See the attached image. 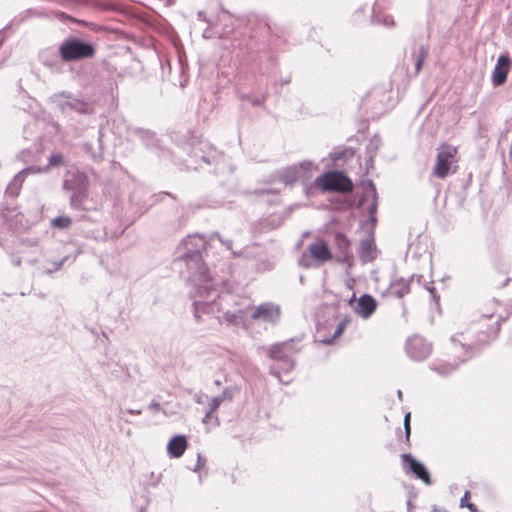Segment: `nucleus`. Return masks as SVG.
<instances>
[{
    "label": "nucleus",
    "instance_id": "obj_1",
    "mask_svg": "<svg viewBox=\"0 0 512 512\" xmlns=\"http://www.w3.org/2000/svg\"><path fill=\"white\" fill-rule=\"evenodd\" d=\"M183 254L179 256L185 261L190 272L189 282L198 295L204 292L216 294L215 282L209 277L208 269L202 261V252L206 248V241L200 235L188 236L181 242Z\"/></svg>",
    "mask_w": 512,
    "mask_h": 512
},
{
    "label": "nucleus",
    "instance_id": "obj_2",
    "mask_svg": "<svg viewBox=\"0 0 512 512\" xmlns=\"http://www.w3.org/2000/svg\"><path fill=\"white\" fill-rule=\"evenodd\" d=\"M216 286L217 284L215 283L216 294L204 292L200 296L193 290L192 297L195 298L193 305L196 321L200 322L204 314L222 312L223 317H217L220 323L225 322L227 325H239L246 319L247 310L240 307H232L233 296L228 293L219 295Z\"/></svg>",
    "mask_w": 512,
    "mask_h": 512
},
{
    "label": "nucleus",
    "instance_id": "obj_3",
    "mask_svg": "<svg viewBox=\"0 0 512 512\" xmlns=\"http://www.w3.org/2000/svg\"><path fill=\"white\" fill-rule=\"evenodd\" d=\"M299 351L300 348L296 347V341L294 339L276 343L268 348V356L276 362L270 367V373L275 376L279 382L289 384L292 381L289 374L295 367L294 356Z\"/></svg>",
    "mask_w": 512,
    "mask_h": 512
},
{
    "label": "nucleus",
    "instance_id": "obj_4",
    "mask_svg": "<svg viewBox=\"0 0 512 512\" xmlns=\"http://www.w3.org/2000/svg\"><path fill=\"white\" fill-rule=\"evenodd\" d=\"M300 170L297 165L288 166L281 170H277L268 177L259 182V186L254 189L244 191L246 196H256L266 198L268 202H272L269 196H278L280 188L276 187L277 184L288 186L293 185L299 180Z\"/></svg>",
    "mask_w": 512,
    "mask_h": 512
},
{
    "label": "nucleus",
    "instance_id": "obj_5",
    "mask_svg": "<svg viewBox=\"0 0 512 512\" xmlns=\"http://www.w3.org/2000/svg\"><path fill=\"white\" fill-rule=\"evenodd\" d=\"M58 51L62 61L73 62L92 58L95 54V47L92 43L69 37L59 45Z\"/></svg>",
    "mask_w": 512,
    "mask_h": 512
},
{
    "label": "nucleus",
    "instance_id": "obj_6",
    "mask_svg": "<svg viewBox=\"0 0 512 512\" xmlns=\"http://www.w3.org/2000/svg\"><path fill=\"white\" fill-rule=\"evenodd\" d=\"M495 309L483 314L479 322L470 331L476 333V342L485 344L495 339L500 330V318H495Z\"/></svg>",
    "mask_w": 512,
    "mask_h": 512
},
{
    "label": "nucleus",
    "instance_id": "obj_7",
    "mask_svg": "<svg viewBox=\"0 0 512 512\" xmlns=\"http://www.w3.org/2000/svg\"><path fill=\"white\" fill-rule=\"evenodd\" d=\"M457 147L450 144H442L436 156V163L433 168V175L437 178L444 179L450 173L456 172V167L452 169L456 163Z\"/></svg>",
    "mask_w": 512,
    "mask_h": 512
},
{
    "label": "nucleus",
    "instance_id": "obj_8",
    "mask_svg": "<svg viewBox=\"0 0 512 512\" xmlns=\"http://www.w3.org/2000/svg\"><path fill=\"white\" fill-rule=\"evenodd\" d=\"M353 189L352 180L342 171L333 170L322 174V192L348 194Z\"/></svg>",
    "mask_w": 512,
    "mask_h": 512
},
{
    "label": "nucleus",
    "instance_id": "obj_9",
    "mask_svg": "<svg viewBox=\"0 0 512 512\" xmlns=\"http://www.w3.org/2000/svg\"><path fill=\"white\" fill-rule=\"evenodd\" d=\"M74 179H65L63 188L72 191L70 205L77 210H84V203L88 197L87 181L83 174L73 175Z\"/></svg>",
    "mask_w": 512,
    "mask_h": 512
},
{
    "label": "nucleus",
    "instance_id": "obj_10",
    "mask_svg": "<svg viewBox=\"0 0 512 512\" xmlns=\"http://www.w3.org/2000/svg\"><path fill=\"white\" fill-rule=\"evenodd\" d=\"M57 105L63 113L75 111L82 115H92L95 107L92 102L74 97L70 93L62 92L56 96Z\"/></svg>",
    "mask_w": 512,
    "mask_h": 512
},
{
    "label": "nucleus",
    "instance_id": "obj_11",
    "mask_svg": "<svg viewBox=\"0 0 512 512\" xmlns=\"http://www.w3.org/2000/svg\"><path fill=\"white\" fill-rule=\"evenodd\" d=\"M298 169L300 170L299 173V180L304 185V191L308 198H310L312 195H314L316 192L320 190V176H317L314 178L313 182L308 184V181L312 178L313 174L317 171L318 167L314 163L310 161H303L299 163Z\"/></svg>",
    "mask_w": 512,
    "mask_h": 512
},
{
    "label": "nucleus",
    "instance_id": "obj_12",
    "mask_svg": "<svg viewBox=\"0 0 512 512\" xmlns=\"http://www.w3.org/2000/svg\"><path fill=\"white\" fill-rule=\"evenodd\" d=\"M406 351L410 358L421 361L426 359L431 351L432 345L420 336H414L408 339L406 343Z\"/></svg>",
    "mask_w": 512,
    "mask_h": 512
},
{
    "label": "nucleus",
    "instance_id": "obj_13",
    "mask_svg": "<svg viewBox=\"0 0 512 512\" xmlns=\"http://www.w3.org/2000/svg\"><path fill=\"white\" fill-rule=\"evenodd\" d=\"M349 305L363 319H368L377 308V301L369 294L362 295L356 299L355 295L349 300Z\"/></svg>",
    "mask_w": 512,
    "mask_h": 512
},
{
    "label": "nucleus",
    "instance_id": "obj_14",
    "mask_svg": "<svg viewBox=\"0 0 512 512\" xmlns=\"http://www.w3.org/2000/svg\"><path fill=\"white\" fill-rule=\"evenodd\" d=\"M280 307L274 303L266 302L255 307L250 315L252 320H261L275 324L280 318Z\"/></svg>",
    "mask_w": 512,
    "mask_h": 512
},
{
    "label": "nucleus",
    "instance_id": "obj_15",
    "mask_svg": "<svg viewBox=\"0 0 512 512\" xmlns=\"http://www.w3.org/2000/svg\"><path fill=\"white\" fill-rule=\"evenodd\" d=\"M511 67V60L507 55H500L492 72V83L501 86L506 82Z\"/></svg>",
    "mask_w": 512,
    "mask_h": 512
},
{
    "label": "nucleus",
    "instance_id": "obj_16",
    "mask_svg": "<svg viewBox=\"0 0 512 512\" xmlns=\"http://www.w3.org/2000/svg\"><path fill=\"white\" fill-rule=\"evenodd\" d=\"M401 457L403 462L408 464V467H405L407 471L412 472L415 477L421 479L425 484H431L430 474L421 462L417 461L410 454H402Z\"/></svg>",
    "mask_w": 512,
    "mask_h": 512
},
{
    "label": "nucleus",
    "instance_id": "obj_17",
    "mask_svg": "<svg viewBox=\"0 0 512 512\" xmlns=\"http://www.w3.org/2000/svg\"><path fill=\"white\" fill-rule=\"evenodd\" d=\"M42 171L41 168H36V167H27L23 170H21L20 172H18L14 178L12 179V181L9 183V185L7 186L6 188V193L8 195H10L11 197H16L19 195V192H20V189L22 187V184L26 178V176L28 174H31V173H37V172H40Z\"/></svg>",
    "mask_w": 512,
    "mask_h": 512
},
{
    "label": "nucleus",
    "instance_id": "obj_18",
    "mask_svg": "<svg viewBox=\"0 0 512 512\" xmlns=\"http://www.w3.org/2000/svg\"><path fill=\"white\" fill-rule=\"evenodd\" d=\"M299 265L305 268L320 265V241H316L309 246L308 252L303 253L300 257Z\"/></svg>",
    "mask_w": 512,
    "mask_h": 512
},
{
    "label": "nucleus",
    "instance_id": "obj_19",
    "mask_svg": "<svg viewBox=\"0 0 512 512\" xmlns=\"http://www.w3.org/2000/svg\"><path fill=\"white\" fill-rule=\"evenodd\" d=\"M187 439L184 435H175L167 445V452L172 458L181 457L187 448Z\"/></svg>",
    "mask_w": 512,
    "mask_h": 512
},
{
    "label": "nucleus",
    "instance_id": "obj_20",
    "mask_svg": "<svg viewBox=\"0 0 512 512\" xmlns=\"http://www.w3.org/2000/svg\"><path fill=\"white\" fill-rule=\"evenodd\" d=\"M334 243L337 248V252L335 253L336 260L340 263L347 261L350 256L349 240L342 234H336L334 238Z\"/></svg>",
    "mask_w": 512,
    "mask_h": 512
},
{
    "label": "nucleus",
    "instance_id": "obj_21",
    "mask_svg": "<svg viewBox=\"0 0 512 512\" xmlns=\"http://www.w3.org/2000/svg\"><path fill=\"white\" fill-rule=\"evenodd\" d=\"M236 392H238L236 387L224 388L220 395L213 397L209 401L208 407L211 411H216L224 401H232Z\"/></svg>",
    "mask_w": 512,
    "mask_h": 512
},
{
    "label": "nucleus",
    "instance_id": "obj_22",
    "mask_svg": "<svg viewBox=\"0 0 512 512\" xmlns=\"http://www.w3.org/2000/svg\"><path fill=\"white\" fill-rule=\"evenodd\" d=\"M376 256L374 239L369 236L360 243V257L363 261H372Z\"/></svg>",
    "mask_w": 512,
    "mask_h": 512
},
{
    "label": "nucleus",
    "instance_id": "obj_23",
    "mask_svg": "<svg viewBox=\"0 0 512 512\" xmlns=\"http://www.w3.org/2000/svg\"><path fill=\"white\" fill-rule=\"evenodd\" d=\"M351 318L348 316H345L343 319L339 321L337 324V327L334 331V334L331 338H324L322 339V344H331L335 339L340 337L344 330L346 329L347 325L350 323Z\"/></svg>",
    "mask_w": 512,
    "mask_h": 512
},
{
    "label": "nucleus",
    "instance_id": "obj_24",
    "mask_svg": "<svg viewBox=\"0 0 512 512\" xmlns=\"http://www.w3.org/2000/svg\"><path fill=\"white\" fill-rule=\"evenodd\" d=\"M130 134L141 139L146 146L151 145L154 139L153 132L138 127L131 128Z\"/></svg>",
    "mask_w": 512,
    "mask_h": 512
},
{
    "label": "nucleus",
    "instance_id": "obj_25",
    "mask_svg": "<svg viewBox=\"0 0 512 512\" xmlns=\"http://www.w3.org/2000/svg\"><path fill=\"white\" fill-rule=\"evenodd\" d=\"M410 291V286L407 281L400 280L393 284L392 286V293L395 294L397 297L401 298L404 295L408 294Z\"/></svg>",
    "mask_w": 512,
    "mask_h": 512
},
{
    "label": "nucleus",
    "instance_id": "obj_26",
    "mask_svg": "<svg viewBox=\"0 0 512 512\" xmlns=\"http://www.w3.org/2000/svg\"><path fill=\"white\" fill-rule=\"evenodd\" d=\"M368 186L371 189V192L373 194V202L370 205L368 211H369V213L371 215V222L373 224H375L376 223L375 213L377 211V192H376V187H375V185H374V183L372 181L369 182Z\"/></svg>",
    "mask_w": 512,
    "mask_h": 512
},
{
    "label": "nucleus",
    "instance_id": "obj_27",
    "mask_svg": "<svg viewBox=\"0 0 512 512\" xmlns=\"http://www.w3.org/2000/svg\"><path fill=\"white\" fill-rule=\"evenodd\" d=\"M239 98L241 101H248L252 106L258 107L264 105L266 96L262 95L261 97H254L249 94H241Z\"/></svg>",
    "mask_w": 512,
    "mask_h": 512
},
{
    "label": "nucleus",
    "instance_id": "obj_28",
    "mask_svg": "<svg viewBox=\"0 0 512 512\" xmlns=\"http://www.w3.org/2000/svg\"><path fill=\"white\" fill-rule=\"evenodd\" d=\"M353 150L351 148H343V149H335L330 153V159L335 162L337 160L343 159L347 156H352Z\"/></svg>",
    "mask_w": 512,
    "mask_h": 512
},
{
    "label": "nucleus",
    "instance_id": "obj_29",
    "mask_svg": "<svg viewBox=\"0 0 512 512\" xmlns=\"http://www.w3.org/2000/svg\"><path fill=\"white\" fill-rule=\"evenodd\" d=\"M72 221L68 216H58L51 222L53 227L66 229L71 225Z\"/></svg>",
    "mask_w": 512,
    "mask_h": 512
},
{
    "label": "nucleus",
    "instance_id": "obj_30",
    "mask_svg": "<svg viewBox=\"0 0 512 512\" xmlns=\"http://www.w3.org/2000/svg\"><path fill=\"white\" fill-rule=\"evenodd\" d=\"M426 55H427V50L424 47H421L420 51H419L418 59H417V61L415 63L416 73L420 72Z\"/></svg>",
    "mask_w": 512,
    "mask_h": 512
},
{
    "label": "nucleus",
    "instance_id": "obj_31",
    "mask_svg": "<svg viewBox=\"0 0 512 512\" xmlns=\"http://www.w3.org/2000/svg\"><path fill=\"white\" fill-rule=\"evenodd\" d=\"M62 161H63L62 155H60V154H52L49 157V164H48V166L44 170H47L49 167L59 166L62 163Z\"/></svg>",
    "mask_w": 512,
    "mask_h": 512
},
{
    "label": "nucleus",
    "instance_id": "obj_32",
    "mask_svg": "<svg viewBox=\"0 0 512 512\" xmlns=\"http://www.w3.org/2000/svg\"><path fill=\"white\" fill-rule=\"evenodd\" d=\"M214 412H215V411H211V410H210V408L208 407V409H207V411H206V413H205V415H204V417H203L202 422H203L204 424H208V423H210V421H211V420H213V419H214V421H215V425H216V426H218V425L220 424V423H219V419H218V417H214V416H213V413H214Z\"/></svg>",
    "mask_w": 512,
    "mask_h": 512
},
{
    "label": "nucleus",
    "instance_id": "obj_33",
    "mask_svg": "<svg viewBox=\"0 0 512 512\" xmlns=\"http://www.w3.org/2000/svg\"><path fill=\"white\" fill-rule=\"evenodd\" d=\"M332 259V253L326 243L322 241V262Z\"/></svg>",
    "mask_w": 512,
    "mask_h": 512
},
{
    "label": "nucleus",
    "instance_id": "obj_34",
    "mask_svg": "<svg viewBox=\"0 0 512 512\" xmlns=\"http://www.w3.org/2000/svg\"><path fill=\"white\" fill-rule=\"evenodd\" d=\"M457 366H458V364L457 365L448 364V365L443 366L442 369L435 368V370H437L438 373H440L442 375H447L450 372H452L453 370H455Z\"/></svg>",
    "mask_w": 512,
    "mask_h": 512
},
{
    "label": "nucleus",
    "instance_id": "obj_35",
    "mask_svg": "<svg viewBox=\"0 0 512 512\" xmlns=\"http://www.w3.org/2000/svg\"><path fill=\"white\" fill-rule=\"evenodd\" d=\"M213 238L216 237L228 250H232V241L231 240H224L219 233H215L212 236Z\"/></svg>",
    "mask_w": 512,
    "mask_h": 512
},
{
    "label": "nucleus",
    "instance_id": "obj_36",
    "mask_svg": "<svg viewBox=\"0 0 512 512\" xmlns=\"http://www.w3.org/2000/svg\"><path fill=\"white\" fill-rule=\"evenodd\" d=\"M205 464V458L201 456V454H197V464L195 468L193 469L194 472L199 471Z\"/></svg>",
    "mask_w": 512,
    "mask_h": 512
},
{
    "label": "nucleus",
    "instance_id": "obj_37",
    "mask_svg": "<svg viewBox=\"0 0 512 512\" xmlns=\"http://www.w3.org/2000/svg\"><path fill=\"white\" fill-rule=\"evenodd\" d=\"M469 498H470V492H469V491H466V492L464 493L463 497H462V498H461V500H460V505H461V507H464L467 503H469V502H468Z\"/></svg>",
    "mask_w": 512,
    "mask_h": 512
},
{
    "label": "nucleus",
    "instance_id": "obj_38",
    "mask_svg": "<svg viewBox=\"0 0 512 512\" xmlns=\"http://www.w3.org/2000/svg\"><path fill=\"white\" fill-rule=\"evenodd\" d=\"M381 21L386 26H393L394 25V20H393V18L391 16H384Z\"/></svg>",
    "mask_w": 512,
    "mask_h": 512
},
{
    "label": "nucleus",
    "instance_id": "obj_39",
    "mask_svg": "<svg viewBox=\"0 0 512 512\" xmlns=\"http://www.w3.org/2000/svg\"><path fill=\"white\" fill-rule=\"evenodd\" d=\"M148 408L150 410L159 411L160 410V404L157 403V402H152L151 404H149Z\"/></svg>",
    "mask_w": 512,
    "mask_h": 512
},
{
    "label": "nucleus",
    "instance_id": "obj_40",
    "mask_svg": "<svg viewBox=\"0 0 512 512\" xmlns=\"http://www.w3.org/2000/svg\"><path fill=\"white\" fill-rule=\"evenodd\" d=\"M67 257L63 258L61 261L54 262V270H59L63 263L66 261Z\"/></svg>",
    "mask_w": 512,
    "mask_h": 512
},
{
    "label": "nucleus",
    "instance_id": "obj_41",
    "mask_svg": "<svg viewBox=\"0 0 512 512\" xmlns=\"http://www.w3.org/2000/svg\"><path fill=\"white\" fill-rule=\"evenodd\" d=\"M464 507H467L471 512H478L477 507L473 503H467Z\"/></svg>",
    "mask_w": 512,
    "mask_h": 512
},
{
    "label": "nucleus",
    "instance_id": "obj_42",
    "mask_svg": "<svg viewBox=\"0 0 512 512\" xmlns=\"http://www.w3.org/2000/svg\"><path fill=\"white\" fill-rule=\"evenodd\" d=\"M126 412L129 413V414H132V415H140L142 413V410H140V409H138V410L127 409Z\"/></svg>",
    "mask_w": 512,
    "mask_h": 512
},
{
    "label": "nucleus",
    "instance_id": "obj_43",
    "mask_svg": "<svg viewBox=\"0 0 512 512\" xmlns=\"http://www.w3.org/2000/svg\"><path fill=\"white\" fill-rule=\"evenodd\" d=\"M410 413H406L404 417V426H410Z\"/></svg>",
    "mask_w": 512,
    "mask_h": 512
},
{
    "label": "nucleus",
    "instance_id": "obj_44",
    "mask_svg": "<svg viewBox=\"0 0 512 512\" xmlns=\"http://www.w3.org/2000/svg\"><path fill=\"white\" fill-rule=\"evenodd\" d=\"M102 157H103V156H102V153H101V152H99V153H97V154H95V153H93V154H92V158H93L94 160H96V161L101 160V159H102Z\"/></svg>",
    "mask_w": 512,
    "mask_h": 512
},
{
    "label": "nucleus",
    "instance_id": "obj_45",
    "mask_svg": "<svg viewBox=\"0 0 512 512\" xmlns=\"http://www.w3.org/2000/svg\"><path fill=\"white\" fill-rule=\"evenodd\" d=\"M405 434L407 439H409L410 436V426H404Z\"/></svg>",
    "mask_w": 512,
    "mask_h": 512
},
{
    "label": "nucleus",
    "instance_id": "obj_46",
    "mask_svg": "<svg viewBox=\"0 0 512 512\" xmlns=\"http://www.w3.org/2000/svg\"><path fill=\"white\" fill-rule=\"evenodd\" d=\"M29 13L35 15V16H43V13H40V12H37V11H32L30 10Z\"/></svg>",
    "mask_w": 512,
    "mask_h": 512
},
{
    "label": "nucleus",
    "instance_id": "obj_47",
    "mask_svg": "<svg viewBox=\"0 0 512 512\" xmlns=\"http://www.w3.org/2000/svg\"><path fill=\"white\" fill-rule=\"evenodd\" d=\"M43 64L50 67L54 65L52 61H43Z\"/></svg>",
    "mask_w": 512,
    "mask_h": 512
},
{
    "label": "nucleus",
    "instance_id": "obj_48",
    "mask_svg": "<svg viewBox=\"0 0 512 512\" xmlns=\"http://www.w3.org/2000/svg\"><path fill=\"white\" fill-rule=\"evenodd\" d=\"M397 395H398V398H399L400 400H402L403 394H402V391H401V390H398V391H397Z\"/></svg>",
    "mask_w": 512,
    "mask_h": 512
},
{
    "label": "nucleus",
    "instance_id": "obj_49",
    "mask_svg": "<svg viewBox=\"0 0 512 512\" xmlns=\"http://www.w3.org/2000/svg\"><path fill=\"white\" fill-rule=\"evenodd\" d=\"M58 16L61 17V18H64L65 14L64 13H59Z\"/></svg>",
    "mask_w": 512,
    "mask_h": 512
},
{
    "label": "nucleus",
    "instance_id": "obj_50",
    "mask_svg": "<svg viewBox=\"0 0 512 512\" xmlns=\"http://www.w3.org/2000/svg\"><path fill=\"white\" fill-rule=\"evenodd\" d=\"M289 82H290V80H289V79H287V80H283V83H284V84H288Z\"/></svg>",
    "mask_w": 512,
    "mask_h": 512
},
{
    "label": "nucleus",
    "instance_id": "obj_51",
    "mask_svg": "<svg viewBox=\"0 0 512 512\" xmlns=\"http://www.w3.org/2000/svg\"><path fill=\"white\" fill-rule=\"evenodd\" d=\"M85 148H86V150H87V151H89V149L91 148V146H90V145H85Z\"/></svg>",
    "mask_w": 512,
    "mask_h": 512
},
{
    "label": "nucleus",
    "instance_id": "obj_52",
    "mask_svg": "<svg viewBox=\"0 0 512 512\" xmlns=\"http://www.w3.org/2000/svg\"><path fill=\"white\" fill-rule=\"evenodd\" d=\"M300 282L303 284L304 283V278L303 276H300Z\"/></svg>",
    "mask_w": 512,
    "mask_h": 512
},
{
    "label": "nucleus",
    "instance_id": "obj_53",
    "mask_svg": "<svg viewBox=\"0 0 512 512\" xmlns=\"http://www.w3.org/2000/svg\"><path fill=\"white\" fill-rule=\"evenodd\" d=\"M215 384H216L217 386H219V385L221 384V382H220L219 380H216V381H215Z\"/></svg>",
    "mask_w": 512,
    "mask_h": 512
},
{
    "label": "nucleus",
    "instance_id": "obj_54",
    "mask_svg": "<svg viewBox=\"0 0 512 512\" xmlns=\"http://www.w3.org/2000/svg\"><path fill=\"white\" fill-rule=\"evenodd\" d=\"M4 38L0 35V45L2 44Z\"/></svg>",
    "mask_w": 512,
    "mask_h": 512
},
{
    "label": "nucleus",
    "instance_id": "obj_55",
    "mask_svg": "<svg viewBox=\"0 0 512 512\" xmlns=\"http://www.w3.org/2000/svg\"><path fill=\"white\" fill-rule=\"evenodd\" d=\"M456 341H457V339L455 337H452V342L455 343Z\"/></svg>",
    "mask_w": 512,
    "mask_h": 512
},
{
    "label": "nucleus",
    "instance_id": "obj_56",
    "mask_svg": "<svg viewBox=\"0 0 512 512\" xmlns=\"http://www.w3.org/2000/svg\"><path fill=\"white\" fill-rule=\"evenodd\" d=\"M199 18H203L202 12H199Z\"/></svg>",
    "mask_w": 512,
    "mask_h": 512
},
{
    "label": "nucleus",
    "instance_id": "obj_57",
    "mask_svg": "<svg viewBox=\"0 0 512 512\" xmlns=\"http://www.w3.org/2000/svg\"><path fill=\"white\" fill-rule=\"evenodd\" d=\"M196 402H197V403H201L200 398H197V399H196Z\"/></svg>",
    "mask_w": 512,
    "mask_h": 512
},
{
    "label": "nucleus",
    "instance_id": "obj_58",
    "mask_svg": "<svg viewBox=\"0 0 512 512\" xmlns=\"http://www.w3.org/2000/svg\"><path fill=\"white\" fill-rule=\"evenodd\" d=\"M203 161L209 163V161L205 157H203Z\"/></svg>",
    "mask_w": 512,
    "mask_h": 512
}]
</instances>
